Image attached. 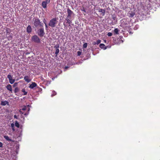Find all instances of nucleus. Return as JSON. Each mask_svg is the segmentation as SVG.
Wrapping results in <instances>:
<instances>
[{"instance_id": "nucleus-22", "label": "nucleus", "mask_w": 160, "mask_h": 160, "mask_svg": "<svg viewBox=\"0 0 160 160\" xmlns=\"http://www.w3.org/2000/svg\"><path fill=\"white\" fill-rule=\"evenodd\" d=\"M15 125L18 128H19V124L17 121H16L15 122Z\"/></svg>"}, {"instance_id": "nucleus-35", "label": "nucleus", "mask_w": 160, "mask_h": 160, "mask_svg": "<svg viewBox=\"0 0 160 160\" xmlns=\"http://www.w3.org/2000/svg\"><path fill=\"white\" fill-rule=\"evenodd\" d=\"M18 85V83L17 82H15V83L13 85V87H16Z\"/></svg>"}, {"instance_id": "nucleus-3", "label": "nucleus", "mask_w": 160, "mask_h": 160, "mask_svg": "<svg viewBox=\"0 0 160 160\" xmlns=\"http://www.w3.org/2000/svg\"><path fill=\"white\" fill-rule=\"evenodd\" d=\"M44 28L42 27L39 29L38 32V34L40 37H42L45 34Z\"/></svg>"}, {"instance_id": "nucleus-41", "label": "nucleus", "mask_w": 160, "mask_h": 160, "mask_svg": "<svg viewBox=\"0 0 160 160\" xmlns=\"http://www.w3.org/2000/svg\"><path fill=\"white\" fill-rule=\"evenodd\" d=\"M106 41V40H105L104 42H105Z\"/></svg>"}, {"instance_id": "nucleus-12", "label": "nucleus", "mask_w": 160, "mask_h": 160, "mask_svg": "<svg viewBox=\"0 0 160 160\" xmlns=\"http://www.w3.org/2000/svg\"><path fill=\"white\" fill-rule=\"evenodd\" d=\"M9 105V102L7 101H1V105L2 106H5L6 105Z\"/></svg>"}, {"instance_id": "nucleus-27", "label": "nucleus", "mask_w": 160, "mask_h": 160, "mask_svg": "<svg viewBox=\"0 0 160 160\" xmlns=\"http://www.w3.org/2000/svg\"><path fill=\"white\" fill-rule=\"evenodd\" d=\"M19 91V89L18 87H16L14 90V92L16 93L18 92Z\"/></svg>"}, {"instance_id": "nucleus-8", "label": "nucleus", "mask_w": 160, "mask_h": 160, "mask_svg": "<svg viewBox=\"0 0 160 160\" xmlns=\"http://www.w3.org/2000/svg\"><path fill=\"white\" fill-rule=\"evenodd\" d=\"M135 14V12L134 11H130L128 12V16L129 18L133 17Z\"/></svg>"}, {"instance_id": "nucleus-2", "label": "nucleus", "mask_w": 160, "mask_h": 160, "mask_svg": "<svg viewBox=\"0 0 160 160\" xmlns=\"http://www.w3.org/2000/svg\"><path fill=\"white\" fill-rule=\"evenodd\" d=\"M58 18H53L51 19L48 23V25L51 28L55 27L58 23Z\"/></svg>"}, {"instance_id": "nucleus-18", "label": "nucleus", "mask_w": 160, "mask_h": 160, "mask_svg": "<svg viewBox=\"0 0 160 160\" xmlns=\"http://www.w3.org/2000/svg\"><path fill=\"white\" fill-rule=\"evenodd\" d=\"M99 47L100 48L104 50H105L107 49V47L105 46L104 44L101 43L99 45Z\"/></svg>"}, {"instance_id": "nucleus-28", "label": "nucleus", "mask_w": 160, "mask_h": 160, "mask_svg": "<svg viewBox=\"0 0 160 160\" xmlns=\"http://www.w3.org/2000/svg\"><path fill=\"white\" fill-rule=\"evenodd\" d=\"M87 45H88V44L87 43H84L83 45V48H86L87 47Z\"/></svg>"}, {"instance_id": "nucleus-20", "label": "nucleus", "mask_w": 160, "mask_h": 160, "mask_svg": "<svg viewBox=\"0 0 160 160\" xmlns=\"http://www.w3.org/2000/svg\"><path fill=\"white\" fill-rule=\"evenodd\" d=\"M101 40L100 39H98L97 40V41L96 42H94V45H98L101 42Z\"/></svg>"}, {"instance_id": "nucleus-34", "label": "nucleus", "mask_w": 160, "mask_h": 160, "mask_svg": "<svg viewBox=\"0 0 160 160\" xmlns=\"http://www.w3.org/2000/svg\"><path fill=\"white\" fill-rule=\"evenodd\" d=\"M45 25L46 30H48V26L47 24V23H45Z\"/></svg>"}, {"instance_id": "nucleus-23", "label": "nucleus", "mask_w": 160, "mask_h": 160, "mask_svg": "<svg viewBox=\"0 0 160 160\" xmlns=\"http://www.w3.org/2000/svg\"><path fill=\"white\" fill-rule=\"evenodd\" d=\"M11 127H12V130L13 131H15V129H14V125L13 123H12L11 124Z\"/></svg>"}, {"instance_id": "nucleus-19", "label": "nucleus", "mask_w": 160, "mask_h": 160, "mask_svg": "<svg viewBox=\"0 0 160 160\" xmlns=\"http://www.w3.org/2000/svg\"><path fill=\"white\" fill-rule=\"evenodd\" d=\"M47 3L46 1H43L42 2V6L44 8H45L47 7Z\"/></svg>"}, {"instance_id": "nucleus-10", "label": "nucleus", "mask_w": 160, "mask_h": 160, "mask_svg": "<svg viewBox=\"0 0 160 160\" xmlns=\"http://www.w3.org/2000/svg\"><path fill=\"white\" fill-rule=\"evenodd\" d=\"M37 86V84L35 82H32V84L30 85L29 88L31 89H33Z\"/></svg>"}, {"instance_id": "nucleus-31", "label": "nucleus", "mask_w": 160, "mask_h": 160, "mask_svg": "<svg viewBox=\"0 0 160 160\" xmlns=\"http://www.w3.org/2000/svg\"><path fill=\"white\" fill-rule=\"evenodd\" d=\"M107 35L108 36L110 37L112 35V33L111 32H109L108 33Z\"/></svg>"}, {"instance_id": "nucleus-5", "label": "nucleus", "mask_w": 160, "mask_h": 160, "mask_svg": "<svg viewBox=\"0 0 160 160\" xmlns=\"http://www.w3.org/2000/svg\"><path fill=\"white\" fill-rule=\"evenodd\" d=\"M59 45L58 44H57L56 45H55L54 46V48L56 49V52L55 54H56V56H57L58 54L59 50Z\"/></svg>"}, {"instance_id": "nucleus-11", "label": "nucleus", "mask_w": 160, "mask_h": 160, "mask_svg": "<svg viewBox=\"0 0 160 160\" xmlns=\"http://www.w3.org/2000/svg\"><path fill=\"white\" fill-rule=\"evenodd\" d=\"M70 19V18L67 17L65 19V20L67 21L66 23L68 24H69V26H70V24L72 23V20Z\"/></svg>"}, {"instance_id": "nucleus-38", "label": "nucleus", "mask_w": 160, "mask_h": 160, "mask_svg": "<svg viewBox=\"0 0 160 160\" xmlns=\"http://www.w3.org/2000/svg\"><path fill=\"white\" fill-rule=\"evenodd\" d=\"M14 118H16V119H18V118L17 116L16 115H14Z\"/></svg>"}, {"instance_id": "nucleus-7", "label": "nucleus", "mask_w": 160, "mask_h": 160, "mask_svg": "<svg viewBox=\"0 0 160 160\" xmlns=\"http://www.w3.org/2000/svg\"><path fill=\"white\" fill-rule=\"evenodd\" d=\"M29 110L30 108H28L27 109V111H21V110H19V112L21 114H23L25 116H27L29 114Z\"/></svg>"}, {"instance_id": "nucleus-40", "label": "nucleus", "mask_w": 160, "mask_h": 160, "mask_svg": "<svg viewBox=\"0 0 160 160\" xmlns=\"http://www.w3.org/2000/svg\"><path fill=\"white\" fill-rule=\"evenodd\" d=\"M63 25H64V27H67V26H66V25L65 24V22H64V23H63Z\"/></svg>"}, {"instance_id": "nucleus-26", "label": "nucleus", "mask_w": 160, "mask_h": 160, "mask_svg": "<svg viewBox=\"0 0 160 160\" xmlns=\"http://www.w3.org/2000/svg\"><path fill=\"white\" fill-rule=\"evenodd\" d=\"M7 78L8 79L9 81L10 80H11V79H12V76L10 74H8V75Z\"/></svg>"}, {"instance_id": "nucleus-4", "label": "nucleus", "mask_w": 160, "mask_h": 160, "mask_svg": "<svg viewBox=\"0 0 160 160\" xmlns=\"http://www.w3.org/2000/svg\"><path fill=\"white\" fill-rule=\"evenodd\" d=\"M32 41L37 43H39L40 42V39L38 36L36 35H34L32 37Z\"/></svg>"}, {"instance_id": "nucleus-37", "label": "nucleus", "mask_w": 160, "mask_h": 160, "mask_svg": "<svg viewBox=\"0 0 160 160\" xmlns=\"http://www.w3.org/2000/svg\"><path fill=\"white\" fill-rule=\"evenodd\" d=\"M81 10L82 11H83L84 12H86V10H85V9H84V8H82V9Z\"/></svg>"}, {"instance_id": "nucleus-15", "label": "nucleus", "mask_w": 160, "mask_h": 160, "mask_svg": "<svg viewBox=\"0 0 160 160\" xmlns=\"http://www.w3.org/2000/svg\"><path fill=\"white\" fill-rule=\"evenodd\" d=\"M7 89L8 90L10 91V92H12V86L10 84H8V85L6 87Z\"/></svg>"}, {"instance_id": "nucleus-30", "label": "nucleus", "mask_w": 160, "mask_h": 160, "mask_svg": "<svg viewBox=\"0 0 160 160\" xmlns=\"http://www.w3.org/2000/svg\"><path fill=\"white\" fill-rule=\"evenodd\" d=\"M112 18L113 20H115L116 19V17L115 15H112Z\"/></svg>"}, {"instance_id": "nucleus-16", "label": "nucleus", "mask_w": 160, "mask_h": 160, "mask_svg": "<svg viewBox=\"0 0 160 160\" xmlns=\"http://www.w3.org/2000/svg\"><path fill=\"white\" fill-rule=\"evenodd\" d=\"M98 12H102V16H104L105 15V10L102 9H99L98 10Z\"/></svg>"}, {"instance_id": "nucleus-6", "label": "nucleus", "mask_w": 160, "mask_h": 160, "mask_svg": "<svg viewBox=\"0 0 160 160\" xmlns=\"http://www.w3.org/2000/svg\"><path fill=\"white\" fill-rule=\"evenodd\" d=\"M68 15L67 16V17L71 18L72 15L73 14V12L70 9L68 8L67 10Z\"/></svg>"}, {"instance_id": "nucleus-9", "label": "nucleus", "mask_w": 160, "mask_h": 160, "mask_svg": "<svg viewBox=\"0 0 160 160\" xmlns=\"http://www.w3.org/2000/svg\"><path fill=\"white\" fill-rule=\"evenodd\" d=\"M24 79L25 81L28 83L31 80V79L30 78V77L27 75L24 76Z\"/></svg>"}, {"instance_id": "nucleus-21", "label": "nucleus", "mask_w": 160, "mask_h": 160, "mask_svg": "<svg viewBox=\"0 0 160 160\" xmlns=\"http://www.w3.org/2000/svg\"><path fill=\"white\" fill-rule=\"evenodd\" d=\"M119 30L118 28H115V29L114 32L115 34H119Z\"/></svg>"}, {"instance_id": "nucleus-25", "label": "nucleus", "mask_w": 160, "mask_h": 160, "mask_svg": "<svg viewBox=\"0 0 160 160\" xmlns=\"http://www.w3.org/2000/svg\"><path fill=\"white\" fill-rule=\"evenodd\" d=\"M22 92H24L23 95H26L27 94L28 92H26L24 89H23L22 90Z\"/></svg>"}, {"instance_id": "nucleus-24", "label": "nucleus", "mask_w": 160, "mask_h": 160, "mask_svg": "<svg viewBox=\"0 0 160 160\" xmlns=\"http://www.w3.org/2000/svg\"><path fill=\"white\" fill-rule=\"evenodd\" d=\"M9 81L10 83H11V84H12L14 83L15 81V80L14 79H12L11 80H10Z\"/></svg>"}, {"instance_id": "nucleus-36", "label": "nucleus", "mask_w": 160, "mask_h": 160, "mask_svg": "<svg viewBox=\"0 0 160 160\" xmlns=\"http://www.w3.org/2000/svg\"><path fill=\"white\" fill-rule=\"evenodd\" d=\"M3 146V144L2 142H0V148H2Z\"/></svg>"}, {"instance_id": "nucleus-13", "label": "nucleus", "mask_w": 160, "mask_h": 160, "mask_svg": "<svg viewBox=\"0 0 160 160\" xmlns=\"http://www.w3.org/2000/svg\"><path fill=\"white\" fill-rule=\"evenodd\" d=\"M28 108H29L28 106H24L22 107L19 110H21V111H27V109Z\"/></svg>"}, {"instance_id": "nucleus-32", "label": "nucleus", "mask_w": 160, "mask_h": 160, "mask_svg": "<svg viewBox=\"0 0 160 160\" xmlns=\"http://www.w3.org/2000/svg\"><path fill=\"white\" fill-rule=\"evenodd\" d=\"M77 54H78V56H80L81 54V52L79 51H78L77 52Z\"/></svg>"}, {"instance_id": "nucleus-39", "label": "nucleus", "mask_w": 160, "mask_h": 160, "mask_svg": "<svg viewBox=\"0 0 160 160\" xmlns=\"http://www.w3.org/2000/svg\"><path fill=\"white\" fill-rule=\"evenodd\" d=\"M46 0V2L48 3H49L50 1V0Z\"/></svg>"}, {"instance_id": "nucleus-1", "label": "nucleus", "mask_w": 160, "mask_h": 160, "mask_svg": "<svg viewBox=\"0 0 160 160\" xmlns=\"http://www.w3.org/2000/svg\"><path fill=\"white\" fill-rule=\"evenodd\" d=\"M32 22L36 28L43 27V24L38 18H34L32 19Z\"/></svg>"}, {"instance_id": "nucleus-17", "label": "nucleus", "mask_w": 160, "mask_h": 160, "mask_svg": "<svg viewBox=\"0 0 160 160\" xmlns=\"http://www.w3.org/2000/svg\"><path fill=\"white\" fill-rule=\"evenodd\" d=\"M27 32L28 33H30L32 31L31 27L30 25H28L27 28Z\"/></svg>"}, {"instance_id": "nucleus-14", "label": "nucleus", "mask_w": 160, "mask_h": 160, "mask_svg": "<svg viewBox=\"0 0 160 160\" xmlns=\"http://www.w3.org/2000/svg\"><path fill=\"white\" fill-rule=\"evenodd\" d=\"M4 138L6 139L7 141L13 142V141L12 140V138H10L8 136L5 135L4 136Z\"/></svg>"}, {"instance_id": "nucleus-33", "label": "nucleus", "mask_w": 160, "mask_h": 160, "mask_svg": "<svg viewBox=\"0 0 160 160\" xmlns=\"http://www.w3.org/2000/svg\"><path fill=\"white\" fill-rule=\"evenodd\" d=\"M43 22L44 23V24H45V23H46V22H47L46 20V19L45 18H44L43 19Z\"/></svg>"}, {"instance_id": "nucleus-29", "label": "nucleus", "mask_w": 160, "mask_h": 160, "mask_svg": "<svg viewBox=\"0 0 160 160\" xmlns=\"http://www.w3.org/2000/svg\"><path fill=\"white\" fill-rule=\"evenodd\" d=\"M57 93L56 92L54 91H52V96H53L55 95Z\"/></svg>"}]
</instances>
